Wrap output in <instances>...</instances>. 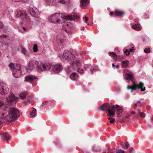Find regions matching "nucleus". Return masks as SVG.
<instances>
[{"mask_svg":"<svg viewBox=\"0 0 153 153\" xmlns=\"http://www.w3.org/2000/svg\"><path fill=\"white\" fill-rule=\"evenodd\" d=\"M18 99V97H15L14 95L13 94L10 93L8 97L7 98V100L8 102L11 103L13 101H17Z\"/></svg>","mask_w":153,"mask_h":153,"instance_id":"ddd939ff","label":"nucleus"},{"mask_svg":"<svg viewBox=\"0 0 153 153\" xmlns=\"http://www.w3.org/2000/svg\"><path fill=\"white\" fill-rule=\"evenodd\" d=\"M8 132H6L4 133L3 135L4 137V139L7 141H8L10 140L9 137L7 135Z\"/></svg>","mask_w":153,"mask_h":153,"instance_id":"7c9ffc66","label":"nucleus"},{"mask_svg":"<svg viewBox=\"0 0 153 153\" xmlns=\"http://www.w3.org/2000/svg\"><path fill=\"white\" fill-rule=\"evenodd\" d=\"M71 64L74 67H75L76 68H75V70H76L80 68L81 66V63L78 60H74L71 62Z\"/></svg>","mask_w":153,"mask_h":153,"instance_id":"dca6fc26","label":"nucleus"},{"mask_svg":"<svg viewBox=\"0 0 153 153\" xmlns=\"http://www.w3.org/2000/svg\"><path fill=\"white\" fill-rule=\"evenodd\" d=\"M27 93L25 92H23L19 95V97L21 99L25 98L26 96Z\"/></svg>","mask_w":153,"mask_h":153,"instance_id":"c85d7f7f","label":"nucleus"},{"mask_svg":"<svg viewBox=\"0 0 153 153\" xmlns=\"http://www.w3.org/2000/svg\"><path fill=\"white\" fill-rule=\"evenodd\" d=\"M89 3V0H80V6L82 8L85 9Z\"/></svg>","mask_w":153,"mask_h":153,"instance_id":"2eb2a0df","label":"nucleus"},{"mask_svg":"<svg viewBox=\"0 0 153 153\" xmlns=\"http://www.w3.org/2000/svg\"><path fill=\"white\" fill-rule=\"evenodd\" d=\"M56 1L58 3L63 4H69L70 2V0H56Z\"/></svg>","mask_w":153,"mask_h":153,"instance_id":"b1692460","label":"nucleus"},{"mask_svg":"<svg viewBox=\"0 0 153 153\" xmlns=\"http://www.w3.org/2000/svg\"><path fill=\"white\" fill-rule=\"evenodd\" d=\"M115 121V119H112L111 120H110L109 121V122L111 123H114Z\"/></svg>","mask_w":153,"mask_h":153,"instance_id":"de8ad7c7","label":"nucleus"},{"mask_svg":"<svg viewBox=\"0 0 153 153\" xmlns=\"http://www.w3.org/2000/svg\"><path fill=\"white\" fill-rule=\"evenodd\" d=\"M134 50V48H133V47H132L130 49H129V51H130L131 52V51H132L133 50Z\"/></svg>","mask_w":153,"mask_h":153,"instance_id":"603ef678","label":"nucleus"},{"mask_svg":"<svg viewBox=\"0 0 153 153\" xmlns=\"http://www.w3.org/2000/svg\"><path fill=\"white\" fill-rule=\"evenodd\" d=\"M9 67L10 70L12 72V74L13 75L16 74L17 75H24V74H22L21 71L20 65L19 64H14L13 63H10L9 65ZM15 77H20L17 75H15Z\"/></svg>","mask_w":153,"mask_h":153,"instance_id":"7ed1b4c3","label":"nucleus"},{"mask_svg":"<svg viewBox=\"0 0 153 153\" xmlns=\"http://www.w3.org/2000/svg\"><path fill=\"white\" fill-rule=\"evenodd\" d=\"M88 25H89V24H88Z\"/></svg>","mask_w":153,"mask_h":153,"instance_id":"680f3d73","label":"nucleus"},{"mask_svg":"<svg viewBox=\"0 0 153 153\" xmlns=\"http://www.w3.org/2000/svg\"><path fill=\"white\" fill-rule=\"evenodd\" d=\"M108 54L109 56L113 57L114 59H116L117 58L116 54L113 52H109L108 53Z\"/></svg>","mask_w":153,"mask_h":153,"instance_id":"cd10ccee","label":"nucleus"},{"mask_svg":"<svg viewBox=\"0 0 153 153\" xmlns=\"http://www.w3.org/2000/svg\"><path fill=\"white\" fill-rule=\"evenodd\" d=\"M62 37L63 36V35L62 34H59L57 37V39L59 40L60 42L62 43V38H61V37Z\"/></svg>","mask_w":153,"mask_h":153,"instance_id":"473e14b6","label":"nucleus"},{"mask_svg":"<svg viewBox=\"0 0 153 153\" xmlns=\"http://www.w3.org/2000/svg\"><path fill=\"white\" fill-rule=\"evenodd\" d=\"M112 107H114V108H113V109L115 111V112L116 111H117L118 112V114H119L121 113L123 111L122 108L119 105H112Z\"/></svg>","mask_w":153,"mask_h":153,"instance_id":"6ab92c4d","label":"nucleus"},{"mask_svg":"<svg viewBox=\"0 0 153 153\" xmlns=\"http://www.w3.org/2000/svg\"><path fill=\"white\" fill-rule=\"evenodd\" d=\"M62 70V65L60 64H57L53 67L52 71L56 73H59Z\"/></svg>","mask_w":153,"mask_h":153,"instance_id":"4468645a","label":"nucleus"},{"mask_svg":"<svg viewBox=\"0 0 153 153\" xmlns=\"http://www.w3.org/2000/svg\"><path fill=\"white\" fill-rule=\"evenodd\" d=\"M90 65H84V67L85 69V70H86L88 68H89Z\"/></svg>","mask_w":153,"mask_h":153,"instance_id":"a19ab883","label":"nucleus"},{"mask_svg":"<svg viewBox=\"0 0 153 153\" xmlns=\"http://www.w3.org/2000/svg\"><path fill=\"white\" fill-rule=\"evenodd\" d=\"M83 19H85V21H88V18L87 17H85L84 18H83Z\"/></svg>","mask_w":153,"mask_h":153,"instance_id":"8fccbe9b","label":"nucleus"},{"mask_svg":"<svg viewBox=\"0 0 153 153\" xmlns=\"http://www.w3.org/2000/svg\"><path fill=\"white\" fill-rule=\"evenodd\" d=\"M116 67L117 68H119V65H117V66H116Z\"/></svg>","mask_w":153,"mask_h":153,"instance_id":"6e6d98bb","label":"nucleus"},{"mask_svg":"<svg viewBox=\"0 0 153 153\" xmlns=\"http://www.w3.org/2000/svg\"><path fill=\"white\" fill-rule=\"evenodd\" d=\"M29 13L32 16L34 17L39 18V16L40 13L35 8H30L29 10Z\"/></svg>","mask_w":153,"mask_h":153,"instance_id":"9b49d317","label":"nucleus"},{"mask_svg":"<svg viewBox=\"0 0 153 153\" xmlns=\"http://www.w3.org/2000/svg\"><path fill=\"white\" fill-rule=\"evenodd\" d=\"M77 72L81 74H82L84 73V71L83 69H81L80 68L76 69Z\"/></svg>","mask_w":153,"mask_h":153,"instance_id":"c9c22d12","label":"nucleus"},{"mask_svg":"<svg viewBox=\"0 0 153 153\" xmlns=\"http://www.w3.org/2000/svg\"><path fill=\"white\" fill-rule=\"evenodd\" d=\"M37 79V78L36 76L32 75H28L26 76L25 79V81L31 83L33 80Z\"/></svg>","mask_w":153,"mask_h":153,"instance_id":"f3484780","label":"nucleus"},{"mask_svg":"<svg viewBox=\"0 0 153 153\" xmlns=\"http://www.w3.org/2000/svg\"><path fill=\"white\" fill-rule=\"evenodd\" d=\"M61 18L63 21V22H65L67 20H74L75 21L76 19L79 18V16L75 14L68 15L67 16H63L62 14H61Z\"/></svg>","mask_w":153,"mask_h":153,"instance_id":"6e6552de","label":"nucleus"},{"mask_svg":"<svg viewBox=\"0 0 153 153\" xmlns=\"http://www.w3.org/2000/svg\"><path fill=\"white\" fill-rule=\"evenodd\" d=\"M84 27H83L82 28V29L83 30V29H84Z\"/></svg>","mask_w":153,"mask_h":153,"instance_id":"052dcab7","label":"nucleus"},{"mask_svg":"<svg viewBox=\"0 0 153 153\" xmlns=\"http://www.w3.org/2000/svg\"><path fill=\"white\" fill-rule=\"evenodd\" d=\"M129 144L127 142L126 143H125V146L127 148H128L129 147Z\"/></svg>","mask_w":153,"mask_h":153,"instance_id":"49530a36","label":"nucleus"},{"mask_svg":"<svg viewBox=\"0 0 153 153\" xmlns=\"http://www.w3.org/2000/svg\"><path fill=\"white\" fill-rule=\"evenodd\" d=\"M112 106L111 104H103L99 107V109L102 111H105L106 113L108 112V115L110 116H113L115 114V111L113 109L114 107Z\"/></svg>","mask_w":153,"mask_h":153,"instance_id":"f03ea898","label":"nucleus"},{"mask_svg":"<svg viewBox=\"0 0 153 153\" xmlns=\"http://www.w3.org/2000/svg\"><path fill=\"white\" fill-rule=\"evenodd\" d=\"M116 153H124V152L123 150L120 149L117 150L116 151Z\"/></svg>","mask_w":153,"mask_h":153,"instance_id":"ea45409f","label":"nucleus"},{"mask_svg":"<svg viewBox=\"0 0 153 153\" xmlns=\"http://www.w3.org/2000/svg\"><path fill=\"white\" fill-rule=\"evenodd\" d=\"M143 105L142 103L140 101H138L135 104V108H136L137 107H141Z\"/></svg>","mask_w":153,"mask_h":153,"instance_id":"bb28decb","label":"nucleus"},{"mask_svg":"<svg viewBox=\"0 0 153 153\" xmlns=\"http://www.w3.org/2000/svg\"><path fill=\"white\" fill-rule=\"evenodd\" d=\"M16 17L21 18L23 20L28 19L27 16L26 11L24 10H21L18 11L16 14Z\"/></svg>","mask_w":153,"mask_h":153,"instance_id":"1a4fd4ad","label":"nucleus"},{"mask_svg":"<svg viewBox=\"0 0 153 153\" xmlns=\"http://www.w3.org/2000/svg\"><path fill=\"white\" fill-rule=\"evenodd\" d=\"M93 150L96 152L100 151V149H98V150H96L95 149V147H94L93 148Z\"/></svg>","mask_w":153,"mask_h":153,"instance_id":"09e8293b","label":"nucleus"},{"mask_svg":"<svg viewBox=\"0 0 153 153\" xmlns=\"http://www.w3.org/2000/svg\"><path fill=\"white\" fill-rule=\"evenodd\" d=\"M9 90L7 85L4 83L0 84V94L3 95L6 94L8 92Z\"/></svg>","mask_w":153,"mask_h":153,"instance_id":"9d476101","label":"nucleus"},{"mask_svg":"<svg viewBox=\"0 0 153 153\" xmlns=\"http://www.w3.org/2000/svg\"><path fill=\"white\" fill-rule=\"evenodd\" d=\"M21 52L26 57H28L30 56V53L25 48H21Z\"/></svg>","mask_w":153,"mask_h":153,"instance_id":"412c9836","label":"nucleus"},{"mask_svg":"<svg viewBox=\"0 0 153 153\" xmlns=\"http://www.w3.org/2000/svg\"><path fill=\"white\" fill-rule=\"evenodd\" d=\"M1 118H4L6 121L10 122L17 119L19 117V112L15 108L10 109V111H4L2 112Z\"/></svg>","mask_w":153,"mask_h":153,"instance_id":"f257e3e1","label":"nucleus"},{"mask_svg":"<svg viewBox=\"0 0 153 153\" xmlns=\"http://www.w3.org/2000/svg\"><path fill=\"white\" fill-rule=\"evenodd\" d=\"M115 16L119 18H121L125 14V13L123 11L119 10H116L115 11Z\"/></svg>","mask_w":153,"mask_h":153,"instance_id":"a211bd4d","label":"nucleus"},{"mask_svg":"<svg viewBox=\"0 0 153 153\" xmlns=\"http://www.w3.org/2000/svg\"><path fill=\"white\" fill-rule=\"evenodd\" d=\"M33 51L36 52L38 51V46L37 45L35 44L33 46Z\"/></svg>","mask_w":153,"mask_h":153,"instance_id":"f704fd0d","label":"nucleus"},{"mask_svg":"<svg viewBox=\"0 0 153 153\" xmlns=\"http://www.w3.org/2000/svg\"><path fill=\"white\" fill-rule=\"evenodd\" d=\"M40 61H38L35 59L30 60L27 65L28 68L30 70L36 69L38 70V67L40 65Z\"/></svg>","mask_w":153,"mask_h":153,"instance_id":"423d86ee","label":"nucleus"},{"mask_svg":"<svg viewBox=\"0 0 153 153\" xmlns=\"http://www.w3.org/2000/svg\"><path fill=\"white\" fill-rule=\"evenodd\" d=\"M138 113L139 115L141 117L143 118L145 117L144 114L143 112L140 111H139L138 112Z\"/></svg>","mask_w":153,"mask_h":153,"instance_id":"4c0bfd02","label":"nucleus"},{"mask_svg":"<svg viewBox=\"0 0 153 153\" xmlns=\"http://www.w3.org/2000/svg\"><path fill=\"white\" fill-rule=\"evenodd\" d=\"M27 99V101L30 103L31 102V98L30 97H28Z\"/></svg>","mask_w":153,"mask_h":153,"instance_id":"c03bdc74","label":"nucleus"},{"mask_svg":"<svg viewBox=\"0 0 153 153\" xmlns=\"http://www.w3.org/2000/svg\"><path fill=\"white\" fill-rule=\"evenodd\" d=\"M126 75L128 76V78H126V79H130L131 80L133 78L132 74L130 73H127L126 74Z\"/></svg>","mask_w":153,"mask_h":153,"instance_id":"72a5a7b5","label":"nucleus"},{"mask_svg":"<svg viewBox=\"0 0 153 153\" xmlns=\"http://www.w3.org/2000/svg\"><path fill=\"white\" fill-rule=\"evenodd\" d=\"M40 65L38 68V70L42 71H49L51 67V65L48 63H42L40 61Z\"/></svg>","mask_w":153,"mask_h":153,"instance_id":"0eeeda50","label":"nucleus"},{"mask_svg":"<svg viewBox=\"0 0 153 153\" xmlns=\"http://www.w3.org/2000/svg\"><path fill=\"white\" fill-rule=\"evenodd\" d=\"M152 121H153V117L152 118Z\"/></svg>","mask_w":153,"mask_h":153,"instance_id":"bf43d9fd","label":"nucleus"},{"mask_svg":"<svg viewBox=\"0 0 153 153\" xmlns=\"http://www.w3.org/2000/svg\"><path fill=\"white\" fill-rule=\"evenodd\" d=\"M128 61L127 60L123 61L122 62V67L123 68H126L128 65Z\"/></svg>","mask_w":153,"mask_h":153,"instance_id":"a878e982","label":"nucleus"},{"mask_svg":"<svg viewBox=\"0 0 153 153\" xmlns=\"http://www.w3.org/2000/svg\"><path fill=\"white\" fill-rule=\"evenodd\" d=\"M70 78L72 80H75L78 79L79 78V76L76 73L73 72L71 74Z\"/></svg>","mask_w":153,"mask_h":153,"instance_id":"aec40b11","label":"nucleus"},{"mask_svg":"<svg viewBox=\"0 0 153 153\" xmlns=\"http://www.w3.org/2000/svg\"><path fill=\"white\" fill-rule=\"evenodd\" d=\"M112 66L113 67H114V66H114V63H113V64H112Z\"/></svg>","mask_w":153,"mask_h":153,"instance_id":"13d9d810","label":"nucleus"},{"mask_svg":"<svg viewBox=\"0 0 153 153\" xmlns=\"http://www.w3.org/2000/svg\"><path fill=\"white\" fill-rule=\"evenodd\" d=\"M113 14V13L112 12H110V15L111 16Z\"/></svg>","mask_w":153,"mask_h":153,"instance_id":"864d4df0","label":"nucleus"},{"mask_svg":"<svg viewBox=\"0 0 153 153\" xmlns=\"http://www.w3.org/2000/svg\"><path fill=\"white\" fill-rule=\"evenodd\" d=\"M46 3L49 5H54L56 4V2L54 0H46Z\"/></svg>","mask_w":153,"mask_h":153,"instance_id":"5701e85b","label":"nucleus"},{"mask_svg":"<svg viewBox=\"0 0 153 153\" xmlns=\"http://www.w3.org/2000/svg\"><path fill=\"white\" fill-rule=\"evenodd\" d=\"M8 132H6L4 133L3 135L4 137V139L7 141H8L10 140L9 137L7 135Z\"/></svg>","mask_w":153,"mask_h":153,"instance_id":"c756f323","label":"nucleus"},{"mask_svg":"<svg viewBox=\"0 0 153 153\" xmlns=\"http://www.w3.org/2000/svg\"><path fill=\"white\" fill-rule=\"evenodd\" d=\"M98 69L97 67H96L95 68H93V69H90V71L91 72L92 74H93V71H97Z\"/></svg>","mask_w":153,"mask_h":153,"instance_id":"58836bf2","label":"nucleus"},{"mask_svg":"<svg viewBox=\"0 0 153 153\" xmlns=\"http://www.w3.org/2000/svg\"><path fill=\"white\" fill-rule=\"evenodd\" d=\"M6 37V36L5 35H2V36H0V42L2 43V44H4L5 43V42H3L4 40H3V39H5Z\"/></svg>","mask_w":153,"mask_h":153,"instance_id":"2f4dec72","label":"nucleus"},{"mask_svg":"<svg viewBox=\"0 0 153 153\" xmlns=\"http://www.w3.org/2000/svg\"><path fill=\"white\" fill-rule=\"evenodd\" d=\"M36 111V109L34 108L33 110L32 111V112L30 113V117L33 118L36 116V113L35 112Z\"/></svg>","mask_w":153,"mask_h":153,"instance_id":"393cba45","label":"nucleus"},{"mask_svg":"<svg viewBox=\"0 0 153 153\" xmlns=\"http://www.w3.org/2000/svg\"><path fill=\"white\" fill-rule=\"evenodd\" d=\"M64 30L67 33H71V32L69 31H67V30H66V29H65V30Z\"/></svg>","mask_w":153,"mask_h":153,"instance_id":"3c124183","label":"nucleus"},{"mask_svg":"<svg viewBox=\"0 0 153 153\" xmlns=\"http://www.w3.org/2000/svg\"><path fill=\"white\" fill-rule=\"evenodd\" d=\"M131 28L136 30H140L142 29L140 25L138 24H136L131 26Z\"/></svg>","mask_w":153,"mask_h":153,"instance_id":"4be33fe9","label":"nucleus"},{"mask_svg":"<svg viewBox=\"0 0 153 153\" xmlns=\"http://www.w3.org/2000/svg\"><path fill=\"white\" fill-rule=\"evenodd\" d=\"M127 88L128 90L130 89L131 93H133V91L137 89L140 90V91H144L146 90L144 83L142 82H140L138 84H136L134 83L132 86L128 85L127 87Z\"/></svg>","mask_w":153,"mask_h":153,"instance_id":"20e7f679","label":"nucleus"},{"mask_svg":"<svg viewBox=\"0 0 153 153\" xmlns=\"http://www.w3.org/2000/svg\"><path fill=\"white\" fill-rule=\"evenodd\" d=\"M124 53H126V55H128L129 54V52L127 50H126L125 51H124Z\"/></svg>","mask_w":153,"mask_h":153,"instance_id":"79ce46f5","label":"nucleus"},{"mask_svg":"<svg viewBox=\"0 0 153 153\" xmlns=\"http://www.w3.org/2000/svg\"><path fill=\"white\" fill-rule=\"evenodd\" d=\"M4 103L1 100H0V108H1L3 105Z\"/></svg>","mask_w":153,"mask_h":153,"instance_id":"a18cd8bd","label":"nucleus"},{"mask_svg":"<svg viewBox=\"0 0 153 153\" xmlns=\"http://www.w3.org/2000/svg\"><path fill=\"white\" fill-rule=\"evenodd\" d=\"M63 56L64 57L65 59L69 61L71 60L73 56V55L71 52L67 50H65L64 51Z\"/></svg>","mask_w":153,"mask_h":153,"instance_id":"f8f14e48","label":"nucleus"},{"mask_svg":"<svg viewBox=\"0 0 153 153\" xmlns=\"http://www.w3.org/2000/svg\"><path fill=\"white\" fill-rule=\"evenodd\" d=\"M3 27V24L2 22L0 21V29L2 28Z\"/></svg>","mask_w":153,"mask_h":153,"instance_id":"37998d69","label":"nucleus"},{"mask_svg":"<svg viewBox=\"0 0 153 153\" xmlns=\"http://www.w3.org/2000/svg\"><path fill=\"white\" fill-rule=\"evenodd\" d=\"M144 51L145 53H148L150 52V49L149 48H146L144 50Z\"/></svg>","mask_w":153,"mask_h":153,"instance_id":"e433bc0d","label":"nucleus"},{"mask_svg":"<svg viewBox=\"0 0 153 153\" xmlns=\"http://www.w3.org/2000/svg\"><path fill=\"white\" fill-rule=\"evenodd\" d=\"M22 28H23V30L24 31H26V28L25 27H22Z\"/></svg>","mask_w":153,"mask_h":153,"instance_id":"5fc2aeb1","label":"nucleus"},{"mask_svg":"<svg viewBox=\"0 0 153 153\" xmlns=\"http://www.w3.org/2000/svg\"><path fill=\"white\" fill-rule=\"evenodd\" d=\"M135 113V112L134 111H132L131 112V114H134Z\"/></svg>","mask_w":153,"mask_h":153,"instance_id":"4d7b16f0","label":"nucleus"},{"mask_svg":"<svg viewBox=\"0 0 153 153\" xmlns=\"http://www.w3.org/2000/svg\"><path fill=\"white\" fill-rule=\"evenodd\" d=\"M61 17V14L57 13L49 16L48 19L50 22L54 24L60 23H62L60 20Z\"/></svg>","mask_w":153,"mask_h":153,"instance_id":"39448f33","label":"nucleus"}]
</instances>
